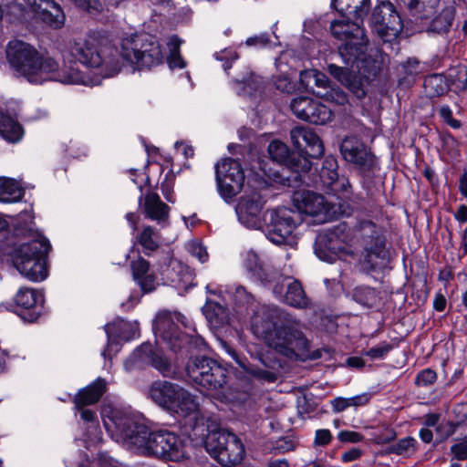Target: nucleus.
<instances>
[{
	"label": "nucleus",
	"mask_w": 467,
	"mask_h": 467,
	"mask_svg": "<svg viewBox=\"0 0 467 467\" xmlns=\"http://www.w3.org/2000/svg\"><path fill=\"white\" fill-rule=\"evenodd\" d=\"M254 335L277 354L291 360H317L322 350H311V342L302 330L300 320L277 307L264 306L252 318Z\"/></svg>",
	"instance_id": "1"
},
{
	"label": "nucleus",
	"mask_w": 467,
	"mask_h": 467,
	"mask_svg": "<svg viewBox=\"0 0 467 467\" xmlns=\"http://www.w3.org/2000/svg\"><path fill=\"white\" fill-rule=\"evenodd\" d=\"M6 58L11 68L33 84H42L45 81L99 84V81L87 80L84 74L74 66L60 67L53 57L41 54L34 46L22 40H12L8 43Z\"/></svg>",
	"instance_id": "2"
},
{
	"label": "nucleus",
	"mask_w": 467,
	"mask_h": 467,
	"mask_svg": "<svg viewBox=\"0 0 467 467\" xmlns=\"http://www.w3.org/2000/svg\"><path fill=\"white\" fill-rule=\"evenodd\" d=\"M16 235L31 236L33 239L20 244L12 255V261L18 272L33 282H40L47 277V257L51 250L49 241L34 232L30 225L21 226L19 223L15 228Z\"/></svg>",
	"instance_id": "3"
},
{
	"label": "nucleus",
	"mask_w": 467,
	"mask_h": 467,
	"mask_svg": "<svg viewBox=\"0 0 467 467\" xmlns=\"http://www.w3.org/2000/svg\"><path fill=\"white\" fill-rule=\"evenodd\" d=\"M69 51L79 63L99 71L100 78H90L84 75L87 80L99 81L95 86L100 84L101 78L114 77L120 71L122 62L118 50L99 47V41L91 35L75 38L69 45Z\"/></svg>",
	"instance_id": "4"
},
{
	"label": "nucleus",
	"mask_w": 467,
	"mask_h": 467,
	"mask_svg": "<svg viewBox=\"0 0 467 467\" xmlns=\"http://www.w3.org/2000/svg\"><path fill=\"white\" fill-rule=\"evenodd\" d=\"M102 420L107 433L111 438H162L172 434L167 429L150 423L141 415L118 408L104 409Z\"/></svg>",
	"instance_id": "5"
},
{
	"label": "nucleus",
	"mask_w": 467,
	"mask_h": 467,
	"mask_svg": "<svg viewBox=\"0 0 467 467\" xmlns=\"http://www.w3.org/2000/svg\"><path fill=\"white\" fill-rule=\"evenodd\" d=\"M119 57L138 69H150L164 60L160 43L148 33H136L124 37L120 44Z\"/></svg>",
	"instance_id": "6"
},
{
	"label": "nucleus",
	"mask_w": 467,
	"mask_h": 467,
	"mask_svg": "<svg viewBox=\"0 0 467 467\" xmlns=\"http://www.w3.org/2000/svg\"><path fill=\"white\" fill-rule=\"evenodd\" d=\"M153 402L180 417L197 412L199 404L193 395L178 384L167 380L154 381L149 390Z\"/></svg>",
	"instance_id": "7"
},
{
	"label": "nucleus",
	"mask_w": 467,
	"mask_h": 467,
	"mask_svg": "<svg viewBox=\"0 0 467 467\" xmlns=\"http://www.w3.org/2000/svg\"><path fill=\"white\" fill-rule=\"evenodd\" d=\"M355 232L362 247L359 264L364 270H372L377 265V259L385 257L384 229L372 221L361 220L356 224Z\"/></svg>",
	"instance_id": "8"
},
{
	"label": "nucleus",
	"mask_w": 467,
	"mask_h": 467,
	"mask_svg": "<svg viewBox=\"0 0 467 467\" xmlns=\"http://www.w3.org/2000/svg\"><path fill=\"white\" fill-rule=\"evenodd\" d=\"M185 317L179 312H171L168 310L160 311L153 322V331L157 340L162 341L173 352L180 351L184 343H192L197 347L205 346L202 337H189L180 332L178 323L186 326L184 323Z\"/></svg>",
	"instance_id": "9"
},
{
	"label": "nucleus",
	"mask_w": 467,
	"mask_h": 467,
	"mask_svg": "<svg viewBox=\"0 0 467 467\" xmlns=\"http://www.w3.org/2000/svg\"><path fill=\"white\" fill-rule=\"evenodd\" d=\"M265 233L266 237L275 244H292L294 232L302 223L303 217L299 212L287 207L268 210L265 214Z\"/></svg>",
	"instance_id": "10"
},
{
	"label": "nucleus",
	"mask_w": 467,
	"mask_h": 467,
	"mask_svg": "<svg viewBox=\"0 0 467 467\" xmlns=\"http://www.w3.org/2000/svg\"><path fill=\"white\" fill-rule=\"evenodd\" d=\"M186 370L195 384L208 390L222 389L227 382V368L212 358L195 357L188 362Z\"/></svg>",
	"instance_id": "11"
},
{
	"label": "nucleus",
	"mask_w": 467,
	"mask_h": 467,
	"mask_svg": "<svg viewBox=\"0 0 467 467\" xmlns=\"http://www.w3.org/2000/svg\"><path fill=\"white\" fill-rule=\"evenodd\" d=\"M121 445L138 455L155 456L172 462L186 457L183 440H120Z\"/></svg>",
	"instance_id": "12"
},
{
	"label": "nucleus",
	"mask_w": 467,
	"mask_h": 467,
	"mask_svg": "<svg viewBox=\"0 0 467 467\" xmlns=\"http://www.w3.org/2000/svg\"><path fill=\"white\" fill-rule=\"evenodd\" d=\"M368 44L367 36H361L360 39L348 40L338 47V55L345 66L369 78L377 76L379 67L377 61L368 54Z\"/></svg>",
	"instance_id": "13"
},
{
	"label": "nucleus",
	"mask_w": 467,
	"mask_h": 467,
	"mask_svg": "<svg viewBox=\"0 0 467 467\" xmlns=\"http://www.w3.org/2000/svg\"><path fill=\"white\" fill-rule=\"evenodd\" d=\"M371 30L384 42L396 39L403 24L395 6L389 1L381 2L373 10L370 17Z\"/></svg>",
	"instance_id": "14"
},
{
	"label": "nucleus",
	"mask_w": 467,
	"mask_h": 467,
	"mask_svg": "<svg viewBox=\"0 0 467 467\" xmlns=\"http://www.w3.org/2000/svg\"><path fill=\"white\" fill-rule=\"evenodd\" d=\"M215 178L218 191L224 200L233 199L242 190L244 174L239 161L232 158L215 164Z\"/></svg>",
	"instance_id": "15"
},
{
	"label": "nucleus",
	"mask_w": 467,
	"mask_h": 467,
	"mask_svg": "<svg viewBox=\"0 0 467 467\" xmlns=\"http://www.w3.org/2000/svg\"><path fill=\"white\" fill-rule=\"evenodd\" d=\"M271 276L275 280L267 288L272 290L275 298L296 308L307 306V297L299 281L285 276L280 272H273Z\"/></svg>",
	"instance_id": "16"
},
{
	"label": "nucleus",
	"mask_w": 467,
	"mask_h": 467,
	"mask_svg": "<svg viewBox=\"0 0 467 467\" xmlns=\"http://www.w3.org/2000/svg\"><path fill=\"white\" fill-rule=\"evenodd\" d=\"M343 159L355 165L363 174L373 172L377 166L376 158L365 143L356 136L346 137L340 144Z\"/></svg>",
	"instance_id": "17"
},
{
	"label": "nucleus",
	"mask_w": 467,
	"mask_h": 467,
	"mask_svg": "<svg viewBox=\"0 0 467 467\" xmlns=\"http://www.w3.org/2000/svg\"><path fill=\"white\" fill-rule=\"evenodd\" d=\"M205 451L224 467H233L242 462L245 455L242 440H202Z\"/></svg>",
	"instance_id": "18"
},
{
	"label": "nucleus",
	"mask_w": 467,
	"mask_h": 467,
	"mask_svg": "<svg viewBox=\"0 0 467 467\" xmlns=\"http://www.w3.org/2000/svg\"><path fill=\"white\" fill-rule=\"evenodd\" d=\"M290 109L296 118L316 125H324L333 117L328 107L309 97L294 98Z\"/></svg>",
	"instance_id": "19"
},
{
	"label": "nucleus",
	"mask_w": 467,
	"mask_h": 467,
	"mask_svg": "<svg viewBox=\"0 0 467 467\" xmlns=\"http://www.w3.org/2000/svg\"><path fill=\"white\" fill-rule=\"evenodd\" d=\"M293 202L296 212L319 217L320 222H327L331 218L330 205L324 196L314 192L303 191L295 193Z\"/></svg>",
	"instance_id": "20"
},
{
	"label": "nucleus",
	"mask_w": 467,
	"mask_h": 467,
	"mask_svg": "<svg viewBox=\"0 0 467 467\" xmlns=\"http://www.w3.org/2000/svg\"><path fill=\"white\" fill-rule=\"evenodd\" d=\"M220 345L222 348L242 368L250 375L254 378L265 380L266 382H275L277 379V369L279 363L277 361L267 362L268 357H262L260 360L264 365L265 368H259L254 365L246 363L241 358L239 353L227 342L221 341Z\"/></svg>",
	"instance_id": "21"
},
{
	"label": "nucleus",
	"mask_w": 467,
	"mask_h": 467,
	"mask_svg": "<svg viewBox=\"0 0 467 467\" xmlns=\"http://www.w3.org/2000/svg\"><path fill=\"white\" fill-rule=\"evenodd\" d=\"M293 145L312 159L321 158L324 145L318 135L310 128L296 126L290 131Z\"/></svg>",
	"instance_id": "22"
},
{
	"label": "nucleus",
	"mask_w": 467,
	"mask_h": 467,
	"mask_svg": "<svg viewBox=\"0 0 467 467\" xmlns=\"http://www.w3.org/2000/svg\"><path fill=\"white\" fill-rule=\"evenodd\" d=\"M265 201L257 192L243 196L236 207L239 221L248 228L261 226V212Z\"/></svg>",
	"instance_id": "23"
},
{
	"label": "nucleus",
	"mask_w": 467,
	"mask_h": 467,
	"mask_svg": "<svg viewBox=\"0 0 467 467\" xmlns=\"http://www.w3.org/2000/svg\"><path fill=\"white\" fill-rule=\"evenodd\" d=\"M15 302L21 308L19 315L26 320L33 322L40 316L44 295L33 288H20L15 296Z\"/></svg>",
	"instance_id": "24"
},
{
	"label": "nucleus",
	"mask_w": 467,
	"mask_h": 467,
	"mask_svg": "<svg viewBox=\"0 0 467 467\" xmlns=\"http://www.w3.org/2000/svg\"><path fill=\"white\" fill-rule=\"evenodd\" d=\"M320 182L324 187L334 194L349 193L350 184L344 176L337 173V161L333 156H327L319 171Z\"/></svg>",
	"instance_id": "25"
},
{
	"label": "nucleus",
	"mask_w": 467,
	"mask_h": 467,
	"mask_svg": "<svg viewBox=\"0 0 467 467\" xmlns=\"http://www.w3.org/2000/svg\"><path fill=\"white\" fill-rule=\"evenodd\" d=\"M244 265L252 276L265 288L273 285L275 280V278H272L271 276L273 272H279L263 260L259 254L254 251L246 253L244 260Z\"/></svg>",
	"instance_id": "26"
},
{
	"label": "nucleus",
	"mask_w": 467,
	"mask_h": 467,
	"mask_svg": "<svg viewBox=\"0 0 467 467\" xmlns=\"http://www.w3.org/2000/svg\"><path fill=\"white\" fill-rule=\"evenodd\" d=\"M130 268L133 280L140 286L143 293L154 291L160 285L158 277L150 270V264L141 256L131 261Z\"/></svg>",
	"instance_id": "27"
},
{
	"label": "nucleus",
	"mask_w": 467,
	"mask_h": 467,
	"mask_svg": "<svg viewBox=\"0 0 467 467\" xmlns=\"http://www.w3.org/2000/svg\"><path fill=\"white\" fill-rule=\"evenodd\" d=\"M422 424L424 428L420 431V438H433V432L431 428H434L435 434L438 438H449L451 436L458 426L450 420H441L439 413H428L422 418Z\"/></svg>",
	"instance_id": "28"
},
{
	"label": "nucleus",
	"mask_w": 467,
	"mask_h": 467,
	"mask_svg": "<svg viewBox=\"0 0 467 467\" xmlns=\"http://www.w3.org/2000/svg\"><path fill=\"white\" fill-rule=\"evenodd\" d=\"M354 16L355 21H350L343 16L342 19L334 20L331 23L330 30L334 37L347 43L348 40L360 39L361 36H366L364 28L360 26L358 22L362 17L357 18L356 14H354Z\"/></svg>",
	"instance_id": "29"
},
{
	"label": "nucleus",
	"mask_w": 467,
	"mask_h": 467,
	"mask_svg": "<svg viewBox=\"0 0 467 467\" xmlns=\"http://www.w3.org/2000/svg\"><path fill=\"white\" fill-rule=\"evenodd\" d=\"M106 390V380L102 378H98L89 385L78 391L73 399V403L75 407L94 405L99 401Z\"/></svg>",
	"instance_id": "30"
},
{
	"label": "nucleus",
	"mask_w": 467,
	"mask_h": 467,
	"mask_svg": "<svg viewBox=\"0 0 467 467\" xmlns=\"http://www.w3.org/2000/svg\"><path fill=\"white\" fill-rule=\"evenodd\" d=\"M157 267L162 278L171 283H179L185 271V266L169 251L162 253L161 261Z\"/></svg>",
	"instance_id": "31"
},
{
	"label": "nucleus",
	"mask_w": 467,
	"mask_h": 467,
	"mask_svg": "<svg viewBox=\"0 0 467 467\" xmlns=\"http://www.w3.org/2000/svg\"><path fill=\"white\" fill-rule=\"evenodd\" d=\"M143 212L146 217L159 223L165 222L169 217L170 208L153 192H149L144 196Z\"/></svg>",
	"instance_id": "32"
},
{
	"label": "nucleus",
	"mask_w": 467,
	"mask_h": 467,
	"mask_svg": "<svg viewBox=\"0 0 467 467\" xmlns=\"http://www.w3.org/2000/svg\"><path fill=\"white\" fill-rule=\"evenodd\" d=\"M226 293L232 299L234 307L237 313L248 314L249 310H254L256 303L255 298L244 286L233 285L226 290Z\"/></svg>",
	"instance_id": "33"
},
{
	"label": "nucleus",
	"mask_w": 467,
	"mask_h": 467,
	"mask_svg": "<svg viewBox=\"0 0 467 467\" xmlns=\"http://www.w3.org/2000/svg\"><path fill=\"white\" fill-rule=\"evenodd\" d=\"M138 355H145L150 358L151 365L158 369L164 377L173 373L171 365L168 359L161 354L152 350L150 343H143L136 350Z\"/></svg>",
	"instance_id": "34"
},
{
	"label": "nucleus",
	"mask_w": 467,
	"mask_h": 467,
	"mask_svg": "<svg viewBox=\"0 0 467 467\" xmlns=\"http://www.w3.org/2000/svg\"><path fill=\"white\" fill-rule=\"evenodd\" d=\"M0 134L9 142H17L22 139L24 130L16 119L0 111Z\"/></svg>",
	"instance_id": "35"
},
{
	"label": "nucleus",
	"mask_w": 467,
	"mask_h": 467,
	"mask_svg": "<svg viewBox=\"0 0 467 467\" xmlns=\"http://www.w3.org/2000/svg\"><path fill=\"white\" fill-rule=\"evenodd\" d=\"M137 324H132L124 319H117L104 326V330L109 337H116L120 339L130 340L134 337Z\"/></svg>",
	"instance_id": "36"
},
{
	"label": "nucleus",
	"mask_w": 467,
	"mask_h": 467,
	"mask_svg": "<svg viewBox=\"0 0 467 467\" xmlns=\"http://www.w3.org/2000/svg\"><path fill=\"white\" fill-rule=\"evenodd\" d=\"M136 239L141 245L144 254L148 256L159 248L161 243L160 234L152 226L143 227L137 234Z\"/></svg>",
	"instance_id": "37"
},
{
	"label": "nucleus",
	"mask_w": 467,
	"mask_h": 467,
	"mask_svg": "<svg viewBox=\"0 0 467 467\" xmlns=\"http://www.w3.org/2000/svg\"><path fill=\"white\" fill-rule=\"evenodd\" d=\"M370 0H331V5L340 13L356 14L361 18L367 14Z\"/></svg>",
	"instance_id": "38"
},
{
	"label": "nucleus",
	"mask_w": 467,
	"mask_h": 467,
	"mask_svg": "<svg viewBox=\"0 0 467 467\" xmlns=\"http://www.w3.org/2000/svg\"><path fill=\"white\" fill-rule=\"evenodd\" d=\"M285 166H286L293 173L296 174L295 176L296 180L305 183L306 182L302 174L310 171L312 163L307 158V155L304 152H299L297 154L292 153Z\"/></svg>",
	"instance_id": "39"
},
{
	"label": "nucleus",
	"mask_w": 467,
	"mask_h": 467,
	"mask_svg": "<svg viewBox=\"0 0 467 467\" xmlns=\"http://www.w3.org/2000/svg\"><path fill=\"white\" fill-rule=\"evenodd\" d=\"M424 88L430 97H439L447 93L450 84L443 74H432L425 78Z\"/></svg>",
	"instance_id": "40"
},
{
	"label": "nucleus",
	"mask_w": 467,
	"mask_h": 467,
	"mask_svg": "<svg viewBox=\"0 0 467 467\" xmlns=\"http://www.w3.org/2000/svg\"><path fill=\"white\" fill-rule=\"evenodd\" d=\"M38 14L40 19L54 29H59L65 24V14L57 3H55V5L45 7Z\"/></svg>",
	"instance_id": "41"
},
{
	"label": "nucleus",
	"mask_w": 467,
	"mask_h": 467,
	"mask_svg": "<svg viewBox=\"0 0 467 467\" xmlns=\"http://www.w3.org/2000/svg\"><path fill=\"white\" fill-rule=\"evenodd\" d=\"M351 297L363 306L372 307L379 301V293L368 285H358L352 290Z\"/></svg>",
	"instance_id": "42"
},
{
	"label": "nucleus",
	"mask_w": 467,
	"mask_h": 467,
	"mask_svg": "<svg viewBox=\"0 0 467 467\" xmlns=\"http://www.w3.org/2000/svg\"><path fill=\"white\" fill-rule=\"evenodd\" d=\"M456 9L454 6H446L441 12L436 16L431 23V29L437 33H446L452 26Z\"/></svg>",
	"instance_id": "43"
},
{
	"label": "nucleus",
	"mask_w": 467,
	"mask_h": 467,
	"mask_svg": "<svg viewBox=\"0 0 467 467\" xmlns=\"http://www.w3.org/2000/svg\"><path fill=\"white\" fill-rule=\"evenodd\" d=\"M447 78L450 88H451L455 93L467 90V67L465 66L460 65L451 67Z\"/></svg>",
	"instance_id": "44"
},
{
	"label": "nucleus",
	"mask_w": 467,
	"mask_h": 467,
	"mask_svg": "<svg viewBox=\"0 0 467 467\" xmlns=\"http://www.w3.org/2000/svg\"><path fill=\"white\" fill-rule=\"evenodd\" d=\"M21 196V190L16 181L0 177V202H17Z\"/></svg>",
	"instance_id": "45"
},
{
	"label": "nucleus",
	"mask_w": 467,
	"mask_h": 467,
	"mask_svg": "<svg viewBox=\"0 0 467 467\" xmlns=\"http://www.w3.org/2000/svg\"><path fill=\"white\" fill-rule=\"evenodd\" d=\"M181 40L178 36H172L168 41L169 56L167 57V63L171 69H182L186 67V62L182 57L180 53Z\"/></svg>",
	"instance_id": "46"
},
{
	"label": "nucleus",
	"mask_w": 467,
	"mask_h": 467,
	"mask_svg": "<svg viewBox=\"0 0 467 467\" xmlns=\"http://www.w3.org/2000/svg\"><path fill=\"white\" fill-rule=\"evenodd\" d=\"M357 71L353 72L348 79V82L344 84V86L355 95L358 99L365 98L367 92L365 88V84L370 81L375 77H370L369 78H364L361 74L358 76L356 74Z\"/></svg>",
	"instance_id": "47"
},
{
	"label": "nucleus",
	"mask_w": 467,
	"mask_h": 467,
	"mask_svg": "<svg viewBox=\"0 0 467 467\" xmlns=\"http://www.w3.org/2000/svg\"><path fill=\"white\" fill-rule=\"evenodd\" d=\"M270 158L279 163L285 165L291 154L287 145L280 140H273L267 149Z\"/></svg>",
	"instance_id": "48"
},
{
	"label": "nucleus",
	"mask_w": 467,
	"mask_h": 467,
	"mask_svg": "<svg viewBox=\"0 0 467 467\" xmlns=\"http://www.w3.org/2000/svg\"><path fill=\"white\" fill-rule=\"evenodd\" d=\"M441 150L451 159L454 160L460 157L459 142L451 135V133L446 131L441 134Z\"/></svg>",
	"instance_id": "49"
},
{
	"label": "nucleus",
	"mask_w": 467,
	"mask_h": 467,
	"mask_svg": "<svg viewBox=\"0 0 467 467\" xmlns=\"http://www.w3.org/2000/svg\"><path fill=\"white\" fill-rule=\"evenodd\" d=\"M202 311L211 323H218L225 313V309L221 304L212 300L206 301L205 305L202 308Z\"/></svg>",
	"instance_id": "50"
},
{
	"label": "nucleus",
	"mask_w": 467,
	"mask_h": 467,
	"mask_svg": "<svg viewBox=\"0 0 467 467\" xmlns=\"http://www.w3.org/2000/svg\"><path fill=\"white\" fill-rule=\"evenodd\" d=\"M337 236V234L335 233H331L329 234V237H328V240H327V243L325 244V247L331 251V254H329L327 257V256H322L321 255V253L322 251H317V255L325 260V261H327L329 263H332L334 260H336L337 256V254L340 253V252H343L345 247H344V244L342 243H339L337 242V240H334V238Z\"/></svg>",
	"instance_id": "51"
},
{
	"label": "nucleus",
	"mask_w": 467,
	"mask_h": 467,
	"mask_svg": "<svg viewBox=\"0 0 467 467\" xmlns=\"http://www.w3.org/2000/svg\"><path fill=\"white\" fill-rule=\"evenodd\" d=\"M213 57L216 60L223 62V67L225 71L229 70L232 67L233 63L239 58V55L236 50L232 47L215 52Z\"/></svg>",
	"instance_id": "52"
},
{
	"label": "nucleus",
	"mask_w": 467,
	"mask_h": 467,
	"mask_svg": "<svg viewBox=\"0 0 467 467\" xmlns=\"http://www.w3.org/2000/svg\"><path fill=\"white\" fill-rule=\"evenodd\" d=\"M327 71L334 78L344 85L346 82H348V79H349L351 74L357 70H352L350 67L347 66L339 67L336 64H328Z\"/></svg>",
	"instance_id": "53"
},
{
	"label": "nucleus",
	"mask_w": 467,
	"mask_h": 467,
	"mask_svg": "<svg viewBox=\"0 0 467 467\" xmlns=\"http://www.w3.org/2000/svg\"><path fill=\"white\" fill-rule=\"evenodd\" d=\"M393 348L392 345L383 341L377 346L369 348L364 352V355L370 358L372 360L384 358L389 352Z\"/></svg>",
	"instance_id": "54"
},
{
	"label": "nucleus",
	"mask_w": 467,
	"mask_h": 467,
	"mask_svg": "<svg viewBox=\"0 0 467 467\" xmlns=\"http://www.w3.org/2000/svg\"><path fill=\"white\" fill-rule=\"evenodd\" d=\"M88 406L75 407L74 410L80 415V419L89 424V427H97L99 425L98 416L95 410L88 409Z\"/></svg>",
	"instance_id": "55"
},
{
	"label": "nucleus",
	"mask_w": 467,
	"mask_h": 467,
	"mask_svg": "<svg viewBox=\"0 0 467 467\" xmlns=\"http://www.w3.org/2000/svg\"><path fill=\"white\" fill-rule=\"evenodd\" d=\"M437 379V373L431 368H425L418 373L415 383L420 387H427L433 384Z\"/></svg>",
	"instance_id": "56"
},
{
	"label": "nucleus",
	"mask_w": 467,
	"mask_h": 467,
	"mask_svg": "<svg viewBox=\"0 0 467 467\" xmlns=\"http://www.w3.org/2000/svg\"><path fill=\"white\" fill-rule=\"evenodd\" d=\"M76 5L90 14H98L102 11L101 0H72Z\"/></svg>",
	"instance_id": "57"
},
{
	"label": "nucleus",
	"mask_w": 467,
	"mask_h": 467,
	"mask_svg": "<svg viewBox=\"0 0 467 467\" xmlns=\"http://www.w3.org/2000/svg\"><path fill=\"white\" fill-rule=\"evenodd\" d=\"M441 118L443 121L452 129H460L462 122L452 117V110L448 105H442L439 110Z\"/></svg>",
	"instance_id": "58"
},
{
	"label": "nucleus",
	"mask_w": 467,
	"mask_h": 467,
	"mask_svg": "<svg viewBox=\"0 0 467 467\" xmlns=\"http://www.w3.org/2000/svg\"><path fill=\"white\" fill-rule=\"evenodd\" d=\"M97 459L99 467H128L109 455L107 451H99Z\"/></svg>",
	"instance_id": "59"
},
{
	"label": "nucleus",
	"mask_w": 467,
	"mask_h": 467,
	"mask_svg": "<svg viewBox=\"0 0 467 467\" xmlns=\"http://www.w3.org/2000/svg\"><path fill=\"white\" fill-rule=\"evenodd\" d=\"M270 43L268 34L264 33L258 36L248 37L245 41L246 46L254 47H265Z\"/></svg>",
	"instance_id": "60"
},
{
	"label": "nucleus",
	"mask_w": 467,
	"mask_h": 467,
	"mask_svg": "<svg viewBox=\"0 0 467 467\" xmlns=\"http://www.w3.org/2000/svg\"><path fill=\"white\" fill-rule=\"evenodd\" d=\"M317 76L316 69H306L300 72L299 81L306 88H313V78Z\"/></svg>",
	"instance_id": "61"
},
{
	"label": "nucleus",
	"mask_w": 467,
	"mask_h": 467,
	"mask_svg": "<svg viewBox=\"0 0 467 467\" xmlns=\"http://www.w3.org/2000/svg\"><path fill=\"white\" fill-rule=\"evenodd\" d=\"M191 254L199 259L200 262L204 263L208 260V253L206 248L197 243H192L189 248Z\"/></svg>",
	"instance_id": "62"
},
{
	"label": "nucleus",
	"mask_w": 467,
	"mask_h": 467,
	"mask_svg": "<svg viewBox=\"0 0 467 467\" xmlns=\"http://www.w3.org/2000/svg\"><path fill=\"white\" fill-rule=\"evenodd\" d=\"M451 452L457 460L462 461L467 459V440L451 446Z\"/></svg>",
	"instance_id": "63"
},
{
	"label": "nucleus",
	"mask_w": 467,
	"mask_h": 467,
	"mask_svg": "<svg viewBox=\"0 0 467 467\" xmlns=\"http://www.w3.org/2000/svg\"><path fill=\"white\" fill-rule=\"evenodd\" d=\"M453 414L458 420V422H463L467 420V402L458 403L453 408Z\"/></svg>",
	"instance_id": "64"
}]
</instances>
